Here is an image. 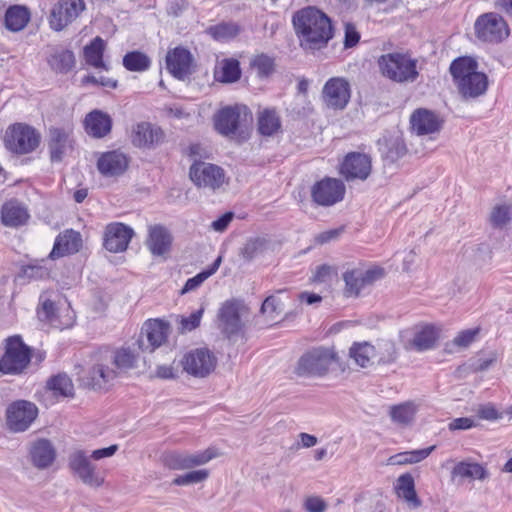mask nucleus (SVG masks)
Returning a JSON list of instances; mask_svg holds the SVG:
<instances>
[{
  "mask_svg": "<svg viewBox=\"0 0 512 512\" xmlns=\"http://www.w3.org/2000/svg\"><path fill=\"white\" fill-rule=\"evenodd\" d=\"M295 33L304 49L316 50L327 45L333 37L330 18L315 7L298 10L292 18Z\"/></svg>",
  "mask_w": 512,
  "mask_h": 512,
  "instance_id": "1",
  "label": "nucleus"
},
{
  "mask_svg": "<svg viewBox=\"0 0 512 512\" xmlns=\"http://www.w3.org/2000/svg\"><path fill=\"white\" fill-rule=\"evenodd\" d=\"M477 62L469 57H460L450 66V72L461 96L465 99L483 95L488 87L487 76L477 71Z\"/></svg>",
  "mask_w": 512,
  "mask_h": 512,
  "instance_id": "2",
  "label": "nucleus"
},
{
  "mask_svg": "<svg viewBox=\"0 0 512 512\" xmlns=\"http://www.w3.org/2000/svg\"><path fill=\"white\" fill-rule=\"evenodd\" d=\"M111 360L103 349L92 353L87 369L79 377L81 384L94 391H107L119 377Z\"/></svg>",
  "mask_w": 512,
  "mask_h": 512,
  "instance_id": "3",
  "label": "nucleus"
},
{
  "mask_svg": "<svg viewBox=\"0 0 512 512\" xmlns=\"http://www.w3.org/2000/svg\"><path fill=\"white\" fill-rule=\"evenodd\" d=\"M336 360L337 354L333 348L315 347L298 359L294 374L300 378H322L329 373L330 366Z\"/></svg>",
  "mask_w": 512,
  "mask_h": 512,
  "instance_id": "4",
  "label": "nucleus"
},
{
  "mask_svg": "<svg viewBox=\"0 0 512 512\" xmlns=\"http://www.w3.org/2000/svg\"><path fill=\"white\" fill-rule=\"evenodd\" d=\"M382 75L397 83L414 82L418 78L417 60L404 53H387L378 59Z\"/></svg>",
  "mask_w": 512,
  "mask_h": 512,
  "instance_id": "5",
  "label": "nucleus"
},
{
  "mask_svg": "<svg viewBox=\"0 0 512 512\" xmlns=\"http://www.w3.org/2000/svg\"><path fill=\"white\" fill-rule=\"evenodd\" d=\"M4 354L0 359V372L7 375L22 374L31 361L30 348L18 335L5 340Z\"/></svg>",
  "mask_w": 512,
  "mask_h": 512,
  "instance_id": "6",
  "label": "nucleus"
},
{
  "mask_svg": "<svg viewBox=\"0 0 512 512\" xmlns=\"http://www.w3.org/2000/svg\"><path fill=\"white\" fill-rule=\"evenodd\" d=\"M39 143V133L33 127L23 123L10 125L4 135L5 147L16 154L30 153L38 147Z\"/></svg>",
  "mask_w": 512,
  "mask_h": 512,
  "instance_id": "7",
  "label": "nucleus"
},
{
  "mask_svg": "<svg viewBox=\"0 0 512 512\" xmlns=\"http://www.w3.org/2000/svg\"><path fill=\"white\" fill-rule=\"evenodd\" d=\"M218 456L217 450L212 447L195 453L171 451L162 456V462L170 470H190L205 465Z\"/></svg>",
  "mask_w": 512,
  "mask_h": 512,
  "instance_id": "8",
  "label": "nucleus"
},
{
  "mask_svg": "<svg viewBox=\"0 0 512 512\" xmlns=\"http://www.w3.org/2000/svg\"><path fill=\"white\" fill-rule=\"evenodd\" d=\"M90 459L92 458L86 451L76 449L69 454L68 466L71 472L85 485L98 488L104 484V476L97 471Z\"/></svg>",
  "mask_w": 512,
  "mask_h": 512,
  "instance_id": "9",
  "label": "nucleus"
},
{
  "mask_svg": "<svg viewBox=\"0 0 512 512\" xmlns=\"http://www.w3.org/2000/svg\"><path fill=\"white\" fill-rule=\"evenodd\" d=\"M346 187L342 180L325 177L315 182L310 189L312 202L316 206L331 207L342 201Z\"/></svg>",
  "mask_w": 512,
  "mask_h": 512,
  "instance_id": "10",
  "label": "nucleus"
},
{
  "mask_svg": "<svg viewBox=\"0 0 512 512\" xmlns=\"http://www.w3.org/2000/svg\"><path fill=\"white\" fill-rule=\"evenodd\" d=\"M192 182L200 187L215 191L225 183L224 170L215 164L197 161L189 170Z\"/></svg>",
  "mask_w": 512,
  "mask_h": 512,
  "instance_id": "11",
  "label": "nucleus"
},
{
  "mask_svg": "<svg viewBox=\"0 0 512 512\" xmlns=\"http://www.w3.org/2000/svg\"><path fill=\"white\" fill-rule=\"evenodd\" d=\"M38 415L37 406L26 400L11 403L6 411V422L13 432H24L34 422Z\"/></svg>",
  "mask_w": 512,
  "mask_h": 512,
  "instance_id": "12",
  "label": "nucleus"
},
{
  "mask_svg": "<svg viewBox=\"0 0 512 512\" xmlns=\"http://www.w3.org/2000/svg\"><path fill=\"white\" fill-rule=\"evenodd\" d=\"M86 9L84 0H59L51 9L49 16L50 27L61 31Z\"/></svg>",
  "mask_w": 512,
  "mask_h": 512,
  "instance_id": "13",
  "label": "nucleus"
},
{
  "mask_svg": "<svg viewBox=\"0 0 512 512\" xmlns=\"http://www.w3.org/2000/svg\"><path fill=\"white\" fill-rule=\"evenodd\" d=\"M217 359L207 348H197L189 351L181 360L183 369L194 377L203 378L216 367Z\"/></svg>",
  "mask_w": 512,
  "mask_h": 512,
  "instance_id": "14",
  "label": "nucleus"
},
{
  "mask_svg": "<svg viewBox=\"0 0 512 512\" xmlns=\"http://www.w3.org/2000/svg\"><path fill=\"white\" fill-rule=\"evenodd\" d=\"M383 275L384 270L378 267L371 269L353 268L347 270L343 274V280L345 282L344 295L346 297H357L363 288L381 279Z\"/></svg>",
  "mask_w": 512,
  "mask_h": 512,
  "instance_id": "15",
  "label": "nucleus"
},
{
  "mask_svg": "<svg viewBox=\"0 0 512 512\" xmlns=\"http://www.w3.org/2000/svg\"><path fill=\"white\" fill-rule=\"evenodd\" d=\"M241 303L228 300L218 311V328L230 340L243 334V323L240 318Z\"/></svg>",
  "mask_w": 512,
  "mask_h": 512,
  "instance_id": "16",
  "label": "nucleus"
},
{
  "mask_svg": "<svg viewBox=\"0 0 512 512\" xmlns=\"http://www.w3.org/2000/svg\"><path fill=\"white\" fill-rule=\"evenodd\" d=\"M474 27L477 37L483 41L498 42L509 34L504 19L493 12L479 16Z\"/></svg>",
  "mask_w": 512,
  "mask_h": 512,
  "instance_id": "17",
  "label": "nucleus"
},
{
  "mask_svg": "<svg viewBox=\"0 0 512 512\" xmlns=\"http://www.w3.org/2000/svg\"><path fill=\"white\" fill-rule=\"evenodd\" d=\"M351 88L343 77H332L323 86L322 99L324 104L333 110H343L350 101Z\"/></svg>",
  "mask_w": 512,
  "mask_h": 512,
  "instance_id": "18",
  "label": "nucleus"
},
{
  "mask_svg": "<svg viewBox=\"0 0 512 512\" xmlns=\"http://www.w3.org/2000/svg\"><path fill=\"white\" fill-rule=\"evenodd\" d=\"M243 116H247L246 107H224L214 116V127L219 134L232 137L239 131L244 121Z\"/></svg>",
  "mask_w": 512,
  "mask_h": 512,
  "instance_id": "19",
  "label": "nucleus"
},
{
  "mask_svg": "<svg viewBox=\"0 0 512 512\" xmlns=\"http://www.w3.org/2000/svg\"><path fill=\"white\" fill-rule=\"evenodd\" d=\"M169 334V324L160 319H150L145 322L142 333L137 341L139 349L152 352L160 347Z\"/></svg>",
  "mask_w": 512,
  "mask_h": 512,
  "instance_id": "20",
  "label": "nucleus"
},
{
  "mask_svg": "<svg viewBox=\"0 0 512 512\" xmlns=\"http://www.w3.org/2000/svg\"><path fill=\"white\" fill-rule=\"evenodd\" d=\"M371 169L370 156L364 153L352 152L345 157L340 172L347 181L365 180L370 175Z\"/></svg>",
  "mask_w": 512,
  "mask_h": 512,
  "instance_id": "21",
  "label": "nucleus"
},
{
  "mask_svg": "<svg viewBox=\"0 0 512 512\" xmlns=\"http://www.w3.org/2000/svg\"><path fill=\"white\" fill-rule=\"evenodd\" d=\"M133 235L134 231L131 227L119 222L110 223L105 228L104 247L109 252H123L127 249Z\"/></svg>",
  "mask_w": 512,
  "mask_h": 512,
  "instance_id": "22",
  "label": "nucleus"
},
{
  "mask_svg": "<svg viewBox=\"0 0 512 512\" xmlns=\"http://www.w3.org/2000/svg\"><path fill=\"white\" fill-rule=\"evenodd\" d=\"M164 133L161 128L149 122H140L133 126L131 140L139 148H153L163 141Z\"/></svg>",
  "mask_w": 512,
  "mask_h": 512,
  "instance_id": "23",
  "label": "nucleus"
},
{
  "mask_svg": "<svg viewBox=\"0 0 512 512\" xmlns=\"http://www.w3.org/2000/svg\"><path fill=\"white\" fill-rule=\"evenodd\" d=\"M192 61L191 53L182 47L170 50L166 56L168 71L178 79H184L192 73Z\"/></svg>",
  "mask_w": 512,
  "mask_h": 512,
  "instance_id": "24",
  "label": "nucleus"
},
{
  "mask_svg": "<svg viewBox=\"0 0 512 512\" xmlns=\"http://www.w3.org/2000/svg\"><path fill=\"white\" fill-rule=\"evenodd\" d=\"M410 123L412 130L417 135H427L438 132L441 128L442 121L433 111L419 108L412 113Z\"/></svg>",
  "mask_w": 512,
  "mask_h": 512,
  "instance_id": "25",
  "label": "nucleus"
},
{
  "mask_svg": "<svg viewBox=\"0 0 512 512\" xmlns=\"http://www.w3.org/2000/svg\"><path fill=\"white\" fill-rule=\"evenodd\" d=\"M81 247V234L73 229H67L57 236L49 257L55 259L64 255L74 254L77 253Z\"/></svg>",
  "mask_w": 512,
  "mask_h": 512,
  "instance_id": "26",
  "label": "nucleus"
},
{
  "mask_svg": "<svg viewBox=\"0 0 512 512\" xmlns=\"http://www.w3.org/2000/svg\"><path fill=\"white\" fill-rule=\"evenodd\" d=\"M99 172L107 177L121 175L128 167V159L119 151L104 153L97 162Z\"/></svg>",
  "mask_w": 512,
  "mask_h": 512,
  "instance_id": "27",
  "label": "nucleus"
},
{
  "mask_svg": "<svg viewBox=\"0 0 512 512\" xmlns=\"http://www.w3.org/2000/svg\"><path fill=\"white\" fill-rule=\"evenodd\" d=\"M172 236L170 232L162 225H153L148 229V238L146 246L155 256H162L170 250Z\"/></svg>",
  "mask_w": 512,
  "mask_h": 512,
  "instance_id": "28",
  "label": "nucleus"
},
{
  "mask_svg": "<svg viewBox=\"0 0 512 512\" xmlns=\"http://www.w3.org/2000/svg\"><path fill=\"white\" fill-rule=\"evenodd\" d=\"M84 126L88 135L94 138H103L111 131L112 119L101 110H93L86 115Z\"/></svg>",
  "mask_w": 512,
  "mask_h": 512,
  "instance_id": "29",
  "label": "nucleus"
},
{
  "mask_svg": "<svg viewBox=\"0 0 512 512\" xmlns=\"http://www.w3.org/2000/svg\"><path fill=\"white\" fill-rule=\"evenodd\" d=\"M71 142L72 140L68 131L60 128H50L48 148L51 161H61L67 148L71 146Z\"/></svg>",
  "mask_w": 512,
  "mask_h": 512,
  "instance_id": "30",
  "label": "nucleus"
},
{
  "mask_svg": "<svg viewBox=\"0 0 512 512\" xmlns=\"http://www.w3.org/2000/svg\"><path fill=\"white\" fill-rule=\"evenodd\" d=\"M103 350L112 358L111 363L118 376L136 366L138 354L130 347H121L115 350L104 348Z\"/></svg>",
  "mask_w": 512,
  "mask_h": 512,
  "instance_id": "31",
  "label": "nucleus"
},
{
  "mask_svg": "<svg viewBox=\"0 0 512 512\" xmlns=\"http://www.w3.org/2000/svg\"><path fill=\"white\" fill-rule=\"evenodd\" d=\"M32 463L40 469L49 467L55 460L56 452L50 441L39 439L30 448Z\"/></svg>",
  "mask_w": 512,
  "mask_h": 512,
  "instance_id": "32",
  "label": "nucleus"
},
{
  "mask_svg": "<svg viewBox=\"0 0 512 512\" xmlns=\"http://www.w3.org/2000/svg\"><path fill=\"white\" fill-rule=\"evenodd\" d=\"M29 218L27 209L17 200L6 202L1 209L2 223L8 227H18Z\"/></svg>",
  "mask_w": 512,
  "mask_h": 512,
  "instance_id": "33",
  "label": "nucleus"
},
{
  "mask_svg": "<svg viewBox=\"0 0 512 512\" xmlns=\"http://www.w3.org/2000/svg\"><path fill=\"white\" fill-rule=\"evenodd\" d=\"M396 494L403 499L409 508L416 509L420 507L421 501L415 490L414 478L411 474L405 473L398 477L395 485Z\"/></svg>",
  "mask_w": 512,
  "mask_h": 512,
  "instance_id": "34",
  "label": "nucleus"
},
{
  "mask_svg": "<svg viewBox=\"0 0 512 512\" xmlns=\"http://www.w3.org/2000/svg\"><path fill=\"white\" fill-rule=\"evenodd\" d=\"M38 318L42 321L49 322L53 327L58 329L68 328L72 325L73 319L71 316L64 322L60 321L56 315V307L45 294L40 296V307L37 309Z\"/></svg>",
  "mask_w": 512,
  "mask_h": 512,
  "instance_id": "35",
  "label": "nucleus"
},
{
  "mask_svg": "<svg viewBox=\"0 0 512 512\" xmlns=\"http://www.w3.org/2000/svg\"><path fill=\"white\" fill-rule=\"evenodd\" d=\"M419 405L414 401H406L390 407L391 420L401 426H409L413 423L418 412Z\"/></svg>",
  "mask_w": 512,
  "mask_h": 512,
  "instance_id": "36",
  "label": "nucleus"
},
{
  "mask_svg": "<svg viewBox=\"0 0 512 512\" xmlns=\"http://www.w3.org/2000/svg\"><path fill=\"white\" fill-rule=\"evenodd\" d=\"M106 42L99 36L95 37L90 44L84 48V58L88 65L108 71L109 67L103 61V54Z\"/></svg>",
  "mask_w": 512,
  "mask_h": 512,
  "instance_id": "37",
  "label": "nucleus"
},
{
  "mask_svg": "<svg viewBox=\"0 0 512 512\" xmlns=\"http://www.w3.org/2000/svg\"><path fill=\"white\" fill-rule=\"evenodd\" d=\"M30 20V13L26 7L15 5L6 10L5 26L13 32L21 31Z\"/></svg>",
  "mask_w": 512,
  "mask_h": 512,
  "instance_id": "38",
  "label": "nucleus"
},
{
  "mask_svg": "<svg viewBox=\"0 0 512 512\" xmlns=\"http://www.w3.org/2000/svg\"><path fill=\"white\" fill-rule=\"evenodd\" d=\"M436 446H430L424 449L400 452L388 458V465H406L415 464L426 459L434 450Z\"/></svg>",
  "mask_w": 512,
  "mask_h": 512,
  "instance_id": "39",
  "label": "nucleus"
},
{
  "mask_svg": "<svg viewBox=\"0 0 512 512\" xmlns=\"http://www.w3.org/2000/svg\"><path fill=\"white\" fill-rule=\"evenodd\" d=\"M453 477L469 480H484L488 476L487 470L479 463L459 462L452 470Z\"/></svg>",
  "mask_w": 512,
  "mask_h": 512,
  "instance_id": "40",
  "label": "nucleus"
},
{
  "mask_svg": "<svg viewBox=\"0 0 512 512\" xmlns=\"http://www.w3.org/2000/svg\"><path fill=\"white\" fill-rule=\"evenodd\" d=\"M383 158L389 163H395L407 153V148L400 138H384L379 141Z\"/></svg>",
  "mask_w": 512,
  "mask_h": 512,
  "instance_id": "41",
  "label": "nucleus"
},
{
  "mask_svg": "<svg viewBox=\"0 0 512 512\" xmlns=\"http://www.w3.org/2000/svg\"><path fill=\"white\" fill-rule=\"evenodd\" d=\"M349 356L358 366L366 368L376 357V348L369 342H355L349 349Z\"/></svg>",
  "mask_w": 512,
  "mask_h": 512,
  "instance_id": "42",
  "label": "nucleus"
},
{
  "mask_svg": "<svg viewBox=\"0 0 512 512\" xmlns=\"http://www.w3.org/2000/svg\"><path fill=\"white\" fill-rule=\"evenodd\" d=\"M48 390L55 396L72 397L74 395V385L70 377L65 373H59L52 376L46 384Z\"/></svg>",
  "mask_w": 512,
  "mask_h": 512,
  "instance_id": "43",
  "label": "nucleus"
},
{
  "mask_svg": "<svg viewBox=\"0 0 512 512\" xmlns=\"http://www.w3.org/2000/svg\"><path fill=\"white\" fill-rule=\"evenodd\" d=\"M437 339V330L431 325H426L415 333L412 345L417 351H425L434 348Z\"/></svg>",
  "mask_w": 512,
  "mask_h": 512,
  "instance_id": "44",
  "label": "nucleus"
},
{
  "mask_svg": "<svg viewBox=\"0 0 512 512\" xmlns=\"http://www.w3.org/2000/svg\"><path fill=\"white\" fill-rule=\"evenodd\" d=\"M280 120L274 110L266 109L258 117V130L262 135L270 136L280 128Z\"/></svg>",
  "mask_w": 512,
  "mask_h": 512,
  "instance_id": "45",
  "label": "nucleus"
},
{
  "mask_svg": "<svg viewBox=\"0 0 512 512\" xmlns=\"http://www.w3.org/2000/svg\"><path fill=\"white\" fill-rule=\"evenodd\" d=\"M123 66L129 71L142 72L149 68L150 59L142 52H129L123 57Z\"/></svg>",
  "mask_w": 512,
  "mask_h": 512,
  "instance_id": "46",
  "label": "nucleus"
},
{
  "mask_svg": "<svg viewBox=\"0 0 512 512\" xmlns=\"http://www.w3.org/2000/svg\"><path fill=\"white\" fill-rule=\"evenodd\" d=\"M239 31V26L235 23H220L207 29L208 34L218 41L229 40L235 37Z\"/></svg>",
  "mask_w": 512,
  "mask_h": 512,
  "instance_id": "47",
  "label": "nucleus"
},
{
  "mask_svg": "<svg viewBox=\"0 0 512 512\" xmlns=\"http://www.w3.org/2000/svg\"><path fill=\"white\" fill-rule=\"evenodd\" d=\"M209 477V470L199 469L192 470L183 475H178L172 481L173 485L176 486H188L192 484H198L206 481Z\"/></svg>",
  "mask_w": 512,
  "mask_h": 512,
  "instance_id": "48",
  "label": "nucleus"
},
{
  "mask_svg": "<svg viewBox=\"0 0 512 512\" xmlns=\"http://www.w3.org/2000/svg\"><path fill=\"white\" fill-rule=\"evenodd\" d=\"M203 313L204 307L202 306L198 310L192 312L189 316H179V331L181 333H186L196 329L200 325Z\"/></svg>",
  "mask_w": 512,
  "mask_h": 512,
  "instance_id": "49",
  "label": "nucleus"
},
{
  "mask_svg": "<svg viewBox=\"0 0 512 512\" xmlns=\"http://www.w3.org/2000/svg\"><path fill=\"white\" fill-rule=\"evenodd\" d=\"M511 218V207L507 204L496 205L491 212L490 221L494 227L505 226Z\"/></svg>",
  "mask_w": 512,
  "mask_h": 512,
  "instance_id": "50",
  "label": "nucleus"
},
{
  "mask_svg": "<svg viewBox=\"0 0 512 512\" xmlns=\"http://www.w3.org/2000/svg\"><path fill=\"white\" fill-rule=\"evenodd\" d=\"M239 62L237 60H226L222 67L221 81L232 83L240 78Z\"/></svg>",
  "mask_w": 512,
  "mask_h": 512,
  "instance_id": "51",
  "label": "nucleus"
},
{
  "mask_svg": "<svg viewBox=\"0 0 512 512\" xmlns=\"http://www.w3.org/2000/svg\"><path fill=\"white\" fill-rule=\"evenodd\" d=\"M75 63L74 54L71 51H62L53 56L52 65L60 71L70 70Z\"/></svg>",
  "mask_w": 512,
  "mask_h": 512,
  "instance_id": "52",
  "label": "nucleus"
},
{
  "mask_svg": "<svg viewBox=\"0 0 512 512\" xmlns=\"http://www.w3.org/2000/svg\"><path fill=\"white\" fill-rule=\"evenodd\" d=\"M264 240L261 238L249 239L241 249V255L246 260L253 259L262 250Z\"/></svg>",
  "mask_w": 512,
  "mask_h": 512,
  "instance_id": "53",
  "label": "nucleus"
},
{
  "mask_svg": "<svg viewBox=\"0 0 512 512\" xmlns=\"http://www.w3.org/2000/svg\"><path fill=\"white\" fill-rule=\"evenodd\" d=\"M253 65L261 76H268L274 69L273 59L263 54L254 59Z\"/></svg>",
  "mask_w": 512,
  "mask_h": 512,
  "instance_id": "54",
  "label": "nucleus"
},
{
  "mask_svg": "<svg viewBox=\"0 0 512 512\" xmlns=\"http://www.w3.org/2000/svg\"><path fill=\"white\" fill-rule=\"evenodd\" d=\"M478 333V328L461 331L453 339L452 343L459 348H467L472 342H474Z\"/></svg>",
  "mask_w": 512,
  "mask_h": 512,
  "instance_id": "55",
  "label": "nucleus"
},
{
  "mask_svg": "<svg viewBox=\"0 0 512 512\" xmlns=\"http://www.w3.org/2000/svg\"><path fill=\"white\" fill-rule=\"evenodd\" d=\"M281 311L282 309L280 307V301L273 295L268 296L261 306V312L268 315L272 319L279 315Z\"/></svg>",
  "mask_w": 512,
  "mask_h": 512,
  "instance_id": "56",
  "label": "nucleus"
},
{
  "mask_svg": "<svg viewBox=\"0 0 512 512\" xmlns=\"http://www.w3.org/2000/svg\"><path fill=\"white\" fill-rule=\"evenodd\" d=\"M380 349L384 352L379 356V364H389L396 360L397 352L395 345L392 342L385 341L380 345Z\"/></svg>",
  "mask_w": 512,
  "mask_h": 512,
  "instance_id": "57",
  "label": "nucleus"
},
{
  "mask_svg": "<svg viewBox=\"0 0 512 512\" xmlns=\"http://www.w3.org/2000/svg\"><path fill=\"white\" fill-rule=\"evenodd\" d=\"M360 40V34L356 30V27L352 23L345 24V35H344V47L352 48L358 44Z\"/></svg>",
  "mask_w": 512,
  "mask_h": 512,
  "instance_id": "58",
  "label": "nucleus"
},
{
  "mask_svg": "<svg viewBox=\"0 0 512 512\" xmlns=\"http://www.w3.org/2000/svg\"><path fill=\"white\" fill-rule=\"evenodd\" d=\"M304 507L307 512H325L327 503L318 496H311L305 500Z\"/></svg>",
  "mask_w": 512,
  "mask_h": 512,
  "instance_id": "59",
  "label": "nucleus"
},
{
  "mask_svg": "<svg viewBox=\"0 0 512 512\" xmlns=\"http://www.w3.org/2000/svg\"><path fill=\"white\" fill-rule=\"evenodd\" d=\"M208 278L209 277L207 276V274L204 271L198 273L196 276H194L192 278H189L186 281L183 288L181 289V294H186L188 292L196 290Z\"/></svg>",
  "mask_w": 512,
  "mask_h": 512,
  "instance_id": "60",
  "label": "nucleus"
},
{
  "mask_svg": "<svg viewBox=\"0 0 512 512\" xmlns=\"http://www.w3.org/2000/svg\"><path fill=\"white\" fill-rule=\"evenodd\" d=\"M82 82L83 83H91L94 85H100V86L108 87V88H112V89H115L118 84L117 80H114V79H111L108 77H104V76H101L98 78L93 75H88V76L84 77Z\"/></svg>",
  "mask_w": 512,
  "mask_h": 512,
  "instance_id": "61",
  "label": "nucleus"
},
{
  "mask_svg": "<svg viewBox=\"0 0 512 512\" xmlns=\"http://www.w3.org/2000/svg\"><path fill=\"white\" fill-rule=\"evenodd\" d=\"M474 421L468 417H461L452 420L448 427L450 430H467L473 427Z\"/></svg>",
  "mask_w": 512,
  "mask_h": 512,
  "instance_id": "62",
  "label": "nucleus"
},
{
  "mask_svg": "<svg viewBox=\"0 0 512 512\" xmlns=\"http://www.w3.org/2000/svg\"><path fill=\"white\" fill-rule=\"evenodd\" d=\"M118 451V445L114 444L106 448L96 449L91 454L90 457L93 460H101L103 458L111 457Z\"/></svg>",
  "mask_w": 512,
  "mask_h": 512,
  "instance_id": "63",
  "label": "nucleus"
},
{
  "mask_svg": "<svg viewBox=\"0 0 512 512\" xmlns=\"http://www.w3.org/2000/svg\"><path fill=\"white\" fill-rule=\"evenodd\" d=\"M496 361V355L494 353L487 359H477L471 364V369L474 372H480L487 370Z\"/></svg>",
  "mask_w": 512,
  "mask_h": 512,
  "instance_id": "64",
  "label": "nucleus"
}]
</instances>
